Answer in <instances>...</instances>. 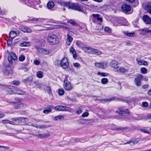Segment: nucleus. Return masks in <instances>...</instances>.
Segmentation results:
<instances>
[{
	"label": "nucleus",
	"instance_id": "nucleus-64",
	"mask_svg": "<svg viewBox=\"0 0 151 151\" xmlns=\"http://www.w3.org/2000/svg\"><path fill=\"white\" fill-rule=\"evenodd\" d=\"M148 87V85L147 84L144 85L142 86V88L143 89H146Z\"/></svg>",
	"mask_w": 151,
	"mask_h": 151
},
{
	"label": "nucleus",
	"instance_id": "nucleus-15",
	"mask_svg": "<svg viewBox=\"0 0 151 151\" xmlns=\"http://www.w3.org/2000/svg\"><path fill=\"white\" fill-rule=\"evenodd\" d=\"M143 19L144 21L146 24H151V19L148 16L146 15L144 16Z\"/></svg>",
	"mask_w": 151,
	"mask_h": 151
},
{
	"label": "nucleus",
	"instance_id": "nucleus-32",
	"mask_svg": "<svg viewBox=\"0 0 151 151\" xmlns=\"http://www.w3.org/2000/svg\"><path fill=\"white\" fill-rule=\"evenodd\" d=\"M76 45L78 46L81 48L83 46V43L80 41H77L76 42Z\"/></svg>",
	"mask_w": 151,
	"mask_h": 151
},
{
	"label": "nucleus",
	"instance_id": "nucleus-6",
	"mask_svg": "<svg viewBox=\"0 0 151 151\" xmlns=\"http://www.w3.org/2000/svg\"><path fill=\"white\" fill-rule=\"evenodd\" d=\"M94 65L97 68L104 69L106 67L107 63L105 61L101 63H95Z\"/></svg>",
	"mask_w": 151,
	"mask_h": 151
},
{
	"label": "nucleus",
	"instance_id": "nucleus-37",
	"mask_svg": "<svg viewBox=\"0 0 151 151\" xmlns=\"http://www.w3.org/2000/svg\"><path fill=\"white\" fill-rule=\"evenodd\" d=\"M64 119V116H63L59 115L56 116L54 118V120H57L58 119Z\"/></svg>",
	"mask_w": 151,
	"mask_h": 151
},
{
	"label": "nucleus",
	"instance_id": "nucleus-48",
	"mask_svg": "<svg viewBox=\"0 0 151 151\" xmlns=\"http://www.w3.org/2000/svg\"><path fill=\"white\" fill-rule=\"evenodd\" d=\"M89 113L88 112H84L82 115V117H85L88 116L89 115Z\"/></svg>",
	"mask_w": 151,
	"mask_h": 151
},
{
	"label": "nucleus",
	"instance_id": "nucleus-60",
	"mask_svg": "<svg viewBox=\"0 0 151 151\" xmlns=\"http://www.w3.org/2000/svg\"><path fill=\"white\" fill-rule=\"evenodd\" d=\"M17 88L13 89L12 91V93L13 94H17Z\"/></svg>",
	"mask_w": 151,
	"mask_h": 151
},
{
	"label": "nucleus",
	"instance_id": "nucleus-45",
	"mask_svg": "<svg viewBox=\"0 0 151 151\" xmlns=\"http://www.w3.org/2000/svg\"><path fill=\"white\" fill-rule=\"evenodd\" d=\"M52 111V109H51L50 108L49 109L44 110L43 111V112L44 113L46 114H47L49 113V112H51Z\"/></svg>",
	"mask_w": 151,
	"mask_h": 151
},
{
	"label": "nucleus",
	"instance_id": "nucleus-53",
	"mask_svg": "<svg viewBox=\"0 0 151 151\" xmlns=\"http://www.w3.org/2000/svg\"><path fill=\"white\" fill-rule=\"evenodd\" d=\"M34 63L35 65H38L40 64V61L38 60H35L34 61Z\"/></svg>",
	"mask_w": 151,
	"mask_h": 151
},
{
	"label": "nucleus",
	"instance_id": "nucleus-8",
	"mask_svg": "<svg viewBox=\"0 0 151 151\" xmlns=\"http://www.w3.org/2000/svg\"><path fill=\"white\" fill-rule=\"evenodd\" d=\"M143 76L140 74L138 75L137 77L135 78L134 82L135 85L137 86H139L141 85V82Z\"/></svg>",
	"mask_w": 151,
	"mask_h": 151
},
{
	"label": "nucleus",
	"instance_id": "nucleus-22",
	"mask_svg": "<svg viewBox=\"0 0 151 151\" xmlns=\"http://www.w3.org/2000/svg\"><path fill=\"white\" fill-rule=\"evenodd\" d=\"M92 120H88L85 119H81L77 121V122L78 123H80L82 124H85L88 121H92Z\"/></svg>",
	"mask_w": 151,
	"mask_h": 151
},
{
	"label": "nucleus",
	"instance_id": "nucleus-43",
	"mask_svg": "<svg viewBox=\"0 0 151 151\" xmlns=\"http://www.w3.org/2000/svg\"><path fill=\"white\" fill-rule=\"evenodd\" d=\"M140 131L145 133H147L148 134H150V133L147 130L145 129H140Z\"/></svg>",
	"mask_w": 151,
	"mask_h": 151
},
{
	"label": "nucleus",
	"instance_id": "nucleus-13",
	"mask_svg": "<svg viewBox=\"0 0 151 151\" xmlns=\"http://www.w3.org/2000/svg\"><path fill=\"white\" fill-rule=\"evenodd\" d=\"M115 70V71L116 72L121 73L127 72L128 71V70L125 69L124 67H119L118 66L117 67Z\"/></svg>",
	"mask_w": 151,
	"mask_h": 151
},
{
	"label": "nucleus",
	"instance_id": "nucleus-11",
	"mask_svg": "<svg viewBox=\"0 0 151 151\" xmlns=\"http://www.w3.org/2000/svg\"><path fill=\"white\" fill-rule=\"evenodd\" d=\"M71 9L77 10L78 11H81L82 10V7L78 3H72Z\"/></svg>",
	"mask_w": 151,
	"mask_h": 151
},
{
	"label": "nucleus",
	"instance_id": "nucleus-40",
	"mask_svg": "<svg viewBox=\"0 0 151 151\" xmlns=\"http://www.w3.org/2000/svg\"><path fill=\"white\" fill-rule=\"evenodd\" d=\"M104 31L108 33H110L111 32V29L108 27H105L104 28Z\"/></svg>",
	"mask_w": 151,
	"mask_h": 151
},
{
	"label": "nucleus",
	"instance_id": "nucleus-2",
	"mask_svg": "<svg viewBox=\"0 0 151 151\" xmlns=\"http://www.w3.org/2000/svg\"><path fill=\"white\" fill-rule=\"evenodd\" d=\"M35 47L38 51V53L41 55H47L49 53V52L48 50L46 49L40 48L38 46L35 45Z\"/></svg>",
	"mask_w": 151,
	"mask_h": 151
},
{
	"label": "nucleus",
	"instance_id": "nucleus-5",
	"mask_svg": "<svg viewBox=\"0 0 151 151\" xmlns=\"http://www.w3.org/2000/svg\"><path fill=\"white\" fill-rule=\"evenodd\" d=\"M55 109L59 111H68L69 112H71L72 109L70 107H68L63 106H58L55 107Z\"/></svg>",
	"mask_w": 151,
	"mask_h": 151
},
{
	"label": "nucleus",
	"instance_id": "nucleus-1",
	"mask_svg": "<svg viewBox=\"0 0 151 151\" xmlns=\"http://www.w3.org/2000/svg\"><path fill=\"white\" fill-rule=\"evenodd\" d=\"M47 41L51 45H55L58 42L57 36L52 33L49 34L47 37Z\"/></svg>",
	"mask_w": 151,
	"mask_h": 151
},
{
	"label": "nucleus",
	"instance_id": "nucleus-62",
	"mask_svg": "<svg viewBox=\"0 0 151 151\" xmlns=\"http://www.w3.org/2000/svg\"><path fill=\"white\" fill-rule=\"evenodd\" d=\"M39 19H40L39 18H34L32 19H30V20L32 21L33 22H35L39 21Z\"/></svg>",
	"mask_w": 151,
	"mask_h": 151
},
{
	"label": "nucleus",
	"instance_id": "nucleus-4",
	"mask_svg": "<svg viewBox=\"0 0 151 151\" xmlns=\"http://www.w3.org/2000/svg\"><path fill=\"white\" fill-rule=\"evenodd\" d=\"M15 102H10L11 104H13L14 105L16 106H22V107H25L27 106L26 104L21 103V100L19 98H15Z\"/></svg>",
	"mask_w": 151,
	"mask_h": 151
},
{
	"label": "nucleus",
	"instance_id": "nucleus-63",
	"mask_svg": "<svg viewBox=\"0 0 151 151\" xmlns=\"http://www.w3.org/2000/svg\"><path fill=\"white\" fill-rule=\"evenodd\" d=\"M82 110L81 109H79L76 111V113L77 114H79L82 113Z\"/></svg>",
	"mask_w": 151,
	"mask_h": 151
},
{
	"label": "nucleus",
	"instance_id": "nucleus-20",
	"mask_svg": "<svg viewBox=\"0 0 151 151\" xmlns=\"http://www.w3.org/2000/svg\"><path fill=\"white\" fill-rule=\"evenodd\" d=\"M67 39L66 41V44L67 45H69L73 40V38L68 34L67 35Z\"/></svg>",
	"mask_w": 151,
	"mask_h": 151
},
{
	"label": "nucleus",
	"instance_id": "nucleus-31",
	"mask_svg": "<svg viewBox=\"0 0 151 151\" xmlns=\"http://www.w3.org/2000/svg\"><path fill=\"white\" fill-rule=\"evenodd\" d=\"M140 31L141 32H144L145 33H151V29H149L147 28H145L144 29H141L140 30Z\"/></svg>",
	"mask_w": 151,
	"mask_h": 151
},
{
	"label": "nucleus",
	"instance_id": "nucleus-47",
	"mask_svg": "<svg viewBox=\"0 0 151 151\" xmlns=\"http://www.w3.org/2000/svg\"><path fill=\"white\" fill-rule=\"evenodd\" d=\"M12 84L16 86H17L19 85V82L18 81H13L12 82Z\"/></svg>",
	"mask_w": 151,
	"mask_h": 151
},
{
	"label": "nucleus",
	"instance_id": "nucleus-35",
	"mask_svg": "<svg viewBox=\"0 0 151 151\" xmlns=\"http://www.w3.org/2000/svg\"><path fill=\"white\" fill-rule=\"evenodd\" d=\"M9 148L3 146H0V151H6L8 150Z\"/></svg>",
	"mask_w": 151,
	"mask_h": 151
},
{
	"label": "nucleus",
	"instance_id": "nucleus-51",
	"mask_svg": "<svg viewBox=\"0 0 151 151\" xmlns=\"http://www.w3.org/2000/svg\"><path fill=\"white\" fill-rule=\"evenodd\" d=\"M124 111H123V110L122 109H120L119 111H117V113H118L119 114H121V115L124 114Z\"/></svg>",
	"mask_w": 151,
	"mask_h": 151
},
{
	"label": "nucleus",
	"instance_id": "nucleus-52",
	"mask_svg": "<svg viewBox=\"0 0 151 151\" xmlns=\"http://www.w3.org/2000/svg\"><path fill=\"white\" fill-rule=\"evenodd\" d=\"M28 44L26 42H24L22 43H20V46H27L28 45Z\"/></svg>",
	"mask_w": 151,
	"mask_h": 151
},
{
	"label": "nucleus",
	"instance_id": "nucleus-46",
	"mask_svg": "<svg viewBox=\"0 0 151 151\" xmlns=\"http://www.w3.org/2000/svg\"><path fill=\"white\" fill-rule=\"evenodd\" d=\"M17 94L19 95H23L25 94V92L19 90L18 89Z\"/></svg>",
	"mask_w": 151,
	"mask_h": 151
},
{
	"label": "nucleus",
	"instance_id": "nucleus-54",
	"mask_svg": "<svg viewBox=\"0 0 151 151\" xmlns=\"http://www.w3.org/2000/svg\"><path fill=\"white\" fill-rule=\"evenodd\" d=\"M20 69L24 71V72H27L28 71L29 69H27L26 67H22L20 68Z\"/></svg>",
	"mask_w": 151,
	"mask_h": 151
},
{
	"label": "nucleus",
	"instance_id": "nucleus-44",
	"mask_svg": "<svg viewBox=\"0 0 151 151\" xmlns=\"http://www.w3.org/2000/svg\"><path fill=\"white\" fill-rule=\"evenodd\" d=\"M25 59V56L23 55H20L19 58V60L20 61H23Z\"/></svg>",
	"mask_w": 151,
	"mask_h": 151
},
{
	"label": "nucleus",
	"instance_id": "nucleus-7",
	"mask_svg": "<svg viewBox=\"0 0 151 151\" xmlns=\"http://www.w3.org/2000/svg\"><path fill=\"white\" fill-rule=\"evenodd\" d=\"M121 8L123 12L125 13H129L131 12H130L131 11V7L128 5L124 4L122 5Z\"/></svg>",
	"mask_w": 151,
	"mask_h": 151
},
{
	"label": "nucleus",
	"instance_id": "nucleus-17",
	"mask_svg": "<svg viewBox=\"0 0 151 151\" xmlns=\"http://www.w3.org/2000/svg\"><path fill=\"white\" fill-rule=\"evenodd\" d=\"M117 62L116 60H112L110 63V66L111 67L116 70L118 66Z\"/></svg>",
	"mask_w": 151,
	"mask_h": 151
},
{
	"label": "nucleus",
	"instance_id": "nucleus-39",
	"mask_svg": "<svg viewBox=\"0 0 151 151\" xmlns=\"http://www.w3.org/2000/svg\"><path fill=\"white\" fill-rule=\"evenodd\" d=\"M139 138L136 139L134 140H132V145H135L139 141Z\"/></svg>",
	"mask_w": 151,
	"mask_h": 151
},
{
	"label": "nucleus",
	"instance_id": "nucleus-27",
	"mask_svg": "<svg viewBox=\"0 0 151 151\" xmlns=\"http://www.w3.org/2000/svg\"><path fill=\"white\" fill-rule=\"evenodd\" d=\"M9 35L12 40L16 36V34L15 32L12 31L10 33Z\"/></svg>",
	"mask_w": 151,
	"mask_h": 151
},
{
	"label": "nucleus",
	"instance_id": "nucleus-56",
	"mask_svg": "<svg viewBox=\"0 0 151 151\" xmlns=\"http://www.w3.org/2000/svg\"><path fill=\"white\" fill-rule=\"evenodd\" d=\"M10 121L8 120H4L2 121V122L4 124H9Z\"/></svg>",
	"mask_w": 151,
	"mask_h": 151
},
{
	"label": "nucleus",
	"instance_id": "nucleus-49",
	"mask_svg": "<svg viewBox=\"0 0 151 151\" xmlns=\"http://www.w3.org/2000/svg\"><path fill=\"white\" fill-rule=\"evenodd\" d=\"M43 134V137L44 138H46L47 137H49L50 136V134L48 132H47V133L44 134Z\"/></svg>",
	"mask_w": 151,
	"mask_h": 151
},
{
	"label": "nucleus",
	"instance_id": "nucleus-12",
	"mask_svg": "<svg viewBox=\"0 0 151 151\" xmlns=\"http://www.w3.org/2000/svg\"><path fill=\"white\" fill-rule=\"evenodd\" d=\"M31 126L35 127V128L37 129H45L49 127H50V126H47L44 124L41 125H38L37 124H32L31 125Z\"/></svg>",
	"mask_w": 151,
	"mask_h": 151
},
{
	"label": "nucleus",
	"instance_id": "nucleus-59",
	"mask_svg": "<svg viewBox=\"0 0 151 151\" xmlns=\"http://www.w3.org/2000/svg\"><path fill=\"white\" fill-rule=\"evenodd\" d=\"M73 65L75 67L78 68L80 66V65L78 63H73Z\"/></svg>",
	"mask_w": 151,
	"mask_h": 151
},
{
	"label": "nucleus",
	"instance_id": "nucleus-14",
	"mask_svg": "<svg viewBox=\"0 0 151 151\" xmlns=\"http://www.w3.org/2000/svg\"><path fill=\"white\" fill-rule=\"evenodd\" d=\"M63 86L64 89L66 91L70 90L73 88V87L70 82L64 83Z\"/></svg>",
	"mask_w": 151,
	"mask_h": 151
},
{
	"label": "nucleus",
	"instance_id": "nucleus-19",
	"mask_svg": "<svg viewBox=\"0 0 151 151\" xmlns=\"http://www.w3.org/2000/svg\"><path fill=\"white\" fill-rule=\"evenodd\" d=\"M55 6V4L53 1H49L47 4V7L49 9H51L53 8Z\"/></svg>",
	"mask_w": 151,
	"mask_h": 151
},
{
	"label": "nucleus",
	"instance_id": "nucleus-42",
	"mask_svg": "<svg viewBox=\"0 0 151 151\" xmlns=\"http://www.w3.org/2000/svg\"><path fill=\"white\" fill-rule=\"evenodd\" d=\"M146 9L147 10V12L151 14V5H147Z\"/></svg>",
	"mask_w": 151,
	"mask_h": 151
},
{
	"label": "nucleus",
	"instance_id": "nucleus-33",
	"mask_svg": "<svg viewBox=\"0 0 151 151\" xmlns=\"http://www.w3.org/2000/svg\"><path fill=\"white\" fill-rule=\"evenodd\" d=\"M46 90L50 95H52L51 88L49 86H47Z\"/></svg>",
	"mask_w": 151,
	"mask_h": 151
},
{
	"label": "nucleus",
	"instance_id": "nucleus-36",
	"mask_svg": "<svg viewBox=\"0 0 151 151\" xmlns=\"http://www.w3.org/2000/svg\"><path fill=\"white\" fill-rule=\"evenodd\" d=\"M108 79L106 78H104L101 79V82L103 84H105L107 83L108 82Z\"/></svg>",
	"mask_w": 151,
	"mask_h": 151
},
{
	"label": "nucleus",
	"instance_id": "nucleus-24",
	"mask_svg": "<svg viewBox=\"0 0 151 151\" xmlns=\"http://www.w3.org/2000/svg\"><path fill=\"white\" fill-rule=\"evenodd\" d=\"M21 30L24 32L30 33L32 32V30L27 27H23L21 28Z\"/></svg>",
	"mask_w": 151,
	"mask_h": 151
},
{
	"label": "nucleus",
	"instance_id": "nucleus-29",
	"mask_svg": "<svg viewBox=\"0 0 151 151\" xmlns=\"http://www.w3.org/2000/svg\"><path fill=\"white\" fill-rule=\"evenodd\" d=\"M43 72L41 71H39L37 72V76L39 78H41L43 77Z\"/></svg>",
	"mask_w": 151,
	"mask_h": 151
},
{
	"label": "nucleus",
	"instance_id": "nucleus-58",
	"mask_svg": "<svg viewBox=\"0 0 151 151\" xmlns=\"http://www.w3.org/2000/svg\"><path fill=\"white\" fill-rule=\"evenodd\" d=\"M89 47H82V48L83 49V50L85 51H88Z\"/></svg>",
	"mask_w": 151,
	"mask_h": 151
},
{
	"label": "nucleus",
	"instance_id": "nucleus-9",
	"mask_svg": "<svg viewBox=\"0 0 151 151\" xmlns=\"http://www.w3.org/2000/svg\"><path fill=\"white\" fill-rule=\"evenodd\" d=\"M12 120L14 121L15 122L20 123L26 122L28 121L27 119L23 117H17L12 119Z\"/></svg>",
	"mask_w": 151,
	"mask_h": 151
},
{
	"label": "nucleus",
	"instance_id": "nucleus-41",
	"mask_svg": "<svg viewBox=\"0 0 151 151\" xmlns=\"http://www.w3.org/2000/svg\"><path fill=\"white\" fill-rule=\"evenodd\" d=\"M141 71L142 73L145 74L147 73V69L145 68H141Z\"/></svg>",
	"mask_w": 151,
	"mask_h": 151
},
{
	"label": "nucleus",
	"instance_id": "nucleus-30",
	"mask_svg": "<svg viewBox=\"0 0 151 151\" xmlns=\"http://www.w3.org/2000/svg\"><path fill=\"white\" fill-rule=\"evenodd\" d=\"M97 74L102 77H106L108 75V74L107 73L100 72H98Z\"/></svg>",
	"mask_w": 151,
	"mask_h": 151
},
{
	"label": "nucleus",
	"instance_id": "nucleus-38",
	"mask_svg": "<svg viewBox=\"0 0 151 151\" xmlns=\"http://www.w3.org/2000/svg\"><path fill=\"white\" fill-rule=\"evenodd\" d=\"M58 94L62 96L64 93V91L63 89H58Z\"/></svg>",
	"mask_w": 151,
	"mask_h": 151
},
{
	"label": "nucleus",
	"instance_id": "nucleus-34",
	"mask_svg": "<svg viewBox=\"0 0 151 151\" xmlns=\"http://www.w3.org/2000/svg\"><path fill=\"white\" fill-rule=\"evenodd\" d=\"M68 22H69L70 24L73 26H78V25L77 23L73 21V20L70 19L69 20Z\"/></svg>",
	"mask_w": 151,
	"mask_h": 151
},
{
	"label": "nucleus",
	"instance_id": "nucleus-21",
	"mask_svg": "<svg viewBox=\"0 0 151 151\" xmlns=\"http://www.w3.org/2000/svg\"><path fill=\"white\" fill-rule=\"evenodd\" d=\"M70 52L72 54L73 58L75 59H76L77 56L74 49L73 47H71L70 49Z\"/></svg>",
	"mask_w": 151,
	"mask_h": 151
},
{
	"label": "nucleus",
	"instance_id": "nucleus-28",
	"mask_svg": "<svg viewBox=\"0 0 151 151\" xmlns=\"http://www.w3.org/2000/svg\"><path fill=\"white\" fill-rule=\"evenodd\" d=\"M138 63L140 65H148V63L147 62L144 60H140L138 61Z\"/></svg>",
	"mask_w": 151,
	"mask_h": 151
},
{
	"label": "nucleus",
	"instance_id": "nucleus-18",
	"mask_svg": "<svg viewBox=\"0 0 151 151\" xmlns=\"http://www.w3.org/2000/svg\"><path fill=\"white\" fill-rule=\"evenodd\" d=\"M10 57H9L8 58V60L9 62H11L9 59H13L15 60L17 59V57L15 54L13 52H11L10 53Z\"/></svg>",
	"mask_w": 151,
	"mask_h": 151
},
{
	"label": "nucleus",
	"instance_id": "nucleus-57",
	"mask_svg": "<svg viewBox=\"0 0 151 151\" xmlns=\"http://www.w3.org/2000/svg\"><path fill=\"white\" fill-rule=\"evenodd\" d=\"M93 50H94V49L89 47L88 51V53H89L92 54V52H93Z\"/></svg>",
	"mask_w": 151,
	"mask_h": 151
},
{
	"label": "nucleus",
	"instance_id": "nucleus-23",
	"mask_svg": "<svg viewBox=\"0 0 151 151\" xmlns=\"http://www.w3.org/2000/svg\"><path fill=\"white\" fill-rule=\"evenodd\" d=\"M93 17L95 18L96 19L100 21L101 22H102V19L100 17V16L99 14H93Z\"/></svg>",
	"mask_w": 151,
	"mask_h": 151
},
{
	"label": "nucleus",
	"instance_id": "nucleus-16",
	"mask_svg": "<svg viewBox=\"0 0 151 151\" xmlns=\"http://www.w3.org/2000/svg\"><path fill=\"white\" fill-rule=\"evenodd\" d=\"M72 3H70L69 2H67L65 1H63L60 2V4L62 6H65L68 7L69 9L71 8V6H72Z\"/></svg>",
	"mask_w": 151,
	"mask_h": 151
},
{
	"label": "nucleus",
	"instance_id": "nucleus-26",
	"mask_svg": "<svg viewBox=\"0 0 151 151\" xmlns=\"http://www.w3.org/2000/svg\"><path fill=\"white\" fill-rule=\"evenodd\" d=\"M93 50V52H92V54L96 55H100L102 54V53L100 51L96 49Z\"/></svg>",
	"mask_w": 151,
	"mask_h": 151
},
{
	"label": "nucleus",
	"instance_id": "nucleus-25",
	"mask_svg": "<svg viewBox=\"0 0 151 151\" xmlns=\"http://www.w3.org/2000/svg\"><path fill=\"white\" fill-rule=\"evenodd\" d=\"M124 33L126 36L130 37H133L135 35V33L134 32H124Z\"/></svg>",
	"mask_w": 151,
	"mask_h": 151
},
{
	"label": "nucleus",
	"instance_id": "nucleus-10",
	"mask_svg": "<svg viewBox=\"0 0 151 151\" xmlns=\"http://www.w3.org/2000/svg\"><path fill=\"white\" fill-rule=\"evenodd\" d=\"M13 68L10 66H6L4 69V73L6 75L12 74L13 73Z\"/></svg>",
	"mask_w": 151,
	"mask_h": 151
},
{
	"label": "nucleus",
	"instance_id": "nucleus-55",
	"mask_svg": "<svg viewBox=\"0 0 151 151\" xmlns=\"http://www.w3.org/2000/svg\"><path fill=\"white\" fill-rule=\"evenodd\" d=\"M68 76H65V80L64 81V83H68V82H68Z\"/></svg>",
	"mask_w": 151,
	"mask_h": 151
},
{
	"label": "nucleus",
	"instance_id": "nucleus-3",
	"mask_svg": "<svg viewBox=\"0 0 151 151\" xmlns=\"http://www.w3.org/2000/svg\"><path fill=\"white\" fill-rule=\"evenodd\" d=\"M60 65L63 69H66L68 67V62L66 57H64L62 59L60 63Z\"/></svg>",
	"mask_w": 151,
	"mask_h": 151
},
{
	"label": "nucleus",
	"instance_id": "nucleus-61",
	"mask_svg": "<svg viewBox=\"0 0 151 151\" xmlns=\"http://www.w3.org/2000/svg\"><path fill=\"white\" fill-rule=\"evenodd\" d=\"M7 44L8 45H10L12 43V40L9 39L7 41Z\"/></svg>",
	"mask_w": 151,
	"mask_h": 151
},
{
	"label": "nucleus",
	"instance_id": "nucleus-50",
	"mask_svg": "<svg viewBox=\"0 0 151 151\" xmlns=\"http://www.w3.org/2000/svg\"><path fill=\"white\" fill-rule=\"evenodd\" d=\"M142 106L145 107H147L148 106V103L146 102H143L142 104Z\"/></svg>",
	"mask_w": 151,
	"mask_h": 151
}]
</instances>
